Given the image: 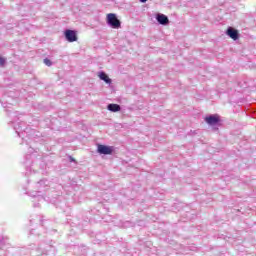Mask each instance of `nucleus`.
<instances>
[{
    "label": "nucleus",
    "mask_w": 256,
    "mask_h": 256,
    "mask_svg": "<svg viewBox=\"0 0 256 256\" xmlns=\"http://www.w3.org/2000/svg\"><path fill=\"white\" fill-rule=\"evenodd\" d=\"M156 21L159 23V25H167L169 23V17H167L165 14L158 13L156 14Z\"/></svg>",
    "instance_id": "5"
},
{
    "label": "nucleus",
    "mask_w": 256,
    "mask_h": 256,
    "mask_svg": "<svg viewBox=\"0 0 256 256\" xmlns=\"http://www.w3.org/2000/svg\"><path fill=\"white\" fill-rule=\"evenodd\" d=\"M64 36L69 43H75L77 41V32L75 30H65Z\"/></svg>",
    "instance_id": "2"
},
{
    "label": "nucleus",
    "mask_w": 256,
    "mask_h": 256,
    "mask_svg": "<svg viewBox=\"0 0 256 256\" xmlns=\"http://www.w3.org/2000/svg\"><path fill=\"white\" fill-rule=\"evenodd\" d=\"M107 24L112 29H120L121 28V21L117 18L116 14L110 13L107 15Z\"/></svg>",
    "instance_id": "1"
},
{
    "label": "nucleus",
    "mask_w": 256,
    "mask_h": 256,
    "mask_svg": "<svg viewBox=\"0 0 256 256\" xmlns=\"http://www.w3.org/2000/svg\"><path fill=\"white\" fill-rule=\"evenodd\" d=\"M44 64H46L47 67H51V65H53V62H51L48 58H45Z\"/></svg>",
    "instance_id": "11"
},
{
    "label": "nucleus",
    "mask_w": 256,
    "mask_h": 256,
    "mask_svg": "<svg viewBox=\"0 0 256 256\" xmlns=\"http://www.w3.org/2000/svg\"><path fill=\"white\" fill-rule=\"evenodd\" d=\"M226 35H228V37H230V39H233L234 41H237V39H239V31H237L233 27H228V29L226 30Z\"/></svg>",
    "instance_id": "4"
},
{
    "label": "nucleus",
    "mask_w": 256,
    "mask_h": 256,
    "mask_svg": "<svg viewBox=\"0 0 256 256\" xmlns=\"http://www.w3.org/2000/svg\"><path fill=\"white\" fill-rule=\"evenodd\" d=\"M5 65V58L0 56V66L3 67Z\"/></svg>",
    "instance_id": "13"
},
{
    "label": "nucleus",
    "mask_w": 256,
    "mask_h": 256,
    "mask_svg": "<svg viewBox=\"0 0 256 256\" xmlns=\"http://www.w3.org/2000/svg\"><path fill=\"white\" fill-rule=\"evenodd\" d=\"M71 161H75L73 158H71Z\"/></svg>",
    "instance_id": "15"
},
{
    "label": "nucleus",
    "mask_w": 256,
    "mask_h": 256,
    "mask_svg": "<svg viewBox=\"0 0 256 256\" xmlns=\"http://www.w3.org/2000/svg\"><path fill=\"white\" fill-rule=\"evenodd\" d=\"M49 185V181L43 179V180H40L38 183H37V187L38 189H45V187H48Z\"/></svg>",
    "instance_id": "9"
},
{
    "label": "nucleus",
    "mask_w": 256,
    "mask_h": 256,
    "mask_svg": "<svg viewBox=\"0 0 256 256\" xmlns=\"http://www.w3.org/2000/svg\"><path fill=\"white\" fill-rule=\"evenodd\" d=\"M97 152L100 155H111L113 153V147L99 144L97 148Z\"/></svg>",
    "instance_id": "3"
},
{
    "label": "nucleus",
    "mask_w": 256,
    "mask_h": 256,
    "mask_svg": "<svg viewBox=\"0 0 256 256\" xmlns=\"http://www.w3.org/2000/svg\"><path fill=\"white\" fill-rule=\"evenodd\" d=\"M14 129L16 133H18V137H21V127L19 126V124L15 125Z\"/></svg>",
    "instance_id": "10"
},
{
    "label": "nucleus",
    "mask_w": 256,
    "mask_h": 256,
    "mask_svg": "<svg viewBox=\"0 0 256 256\" xmlns=\"http://www.w3.org/2000/svg\"><path fill=\"white\" fill-rule=\"evenodd\" d=\"M140 3H147V0H139Z\"/></svg>",
    "instance_id": "14"
},
{
    "label": "nucleus",
    "mask_w": 256,
    "mask_h": 256,
    "mask_svg": "<svg viewBox=\"0 0 256 256\" xmlns=\"http://www.w3.org/2000/svg\"><path fill=\"white\" fill-rule=\"evenodd\" d=\"M219 121H220V119H219V116H217V115H210L205 118V122L210 126L217 125L219 123Z\"/></svg>",
    "instance_id": "6"
},
{
    "label": "nucleus",
    "mask_w": 256,
    "mask_h": 256,
    "mask_svg": "<svg viewBox=\"0 0 256 256\" xmlns=\"http://www.w3.org/2000/svg\"><path fill=\"white\" fill-rule=\"evenodd\" d=\"M32 197H34V199H37V201H43V196L41 195H32Z\"/></svg>",
    "instance_id": "12"
},
{
    "label": "nucleus",
    "mask_w": 256,
    "mask_h": 256,
    "mask_svg": "<svg viewBox=\"0 0 256 256\" xmlns=\"http://www.w3.org/2000/svg\"><path fill=\"white\" fill-rule=\"evenodd\" d=\"M98 77L99 79H101V81H105L107 85H111V78H109V76L105 72H99Z\"/></svg>",
    "instance_id": "8"
},
{
    "label": "nucleus",
    "mask_w": 256,
    "mask_h": 256,
    "mask_svg": "<svg viewBox=\"0 0 256 256\" xmlns=\"http://www.w3.org/2000/svg\"><path fill=\"white\" fill-rule=\"evenodd\" d=\"M107 109H108V111H111L112 113H119V111H121V105H119V104H108Z\"/></svg>",
    "instance_id": "7"
}]
</instances>
